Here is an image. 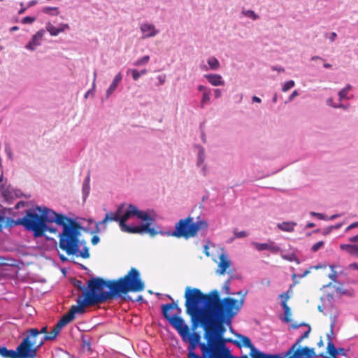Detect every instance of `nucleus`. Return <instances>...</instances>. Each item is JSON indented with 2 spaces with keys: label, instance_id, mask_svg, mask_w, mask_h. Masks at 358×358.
Listing matches in <instances>:
<instances>
[{
  "label": "nucleus",
  "instance_id": "f257e3e1",
  "mask_svg": "<svg viewBox=\"0 0 358 358\" xmlns=\"http://www.w3.org/2000/svg\"><path fill=\"white\" fill-rule=\"evenodd\" d=\"M184 297L186 313L190 317L192 329L199 325L205 330L204 336H224V323L230 324L243 306V300L231 297L220 299V293L214 289L203 294L199 289L187 287Z\"/></svg>",
  "mask_w": 358,
  "mask_h": 358
},
{
  "label": "nucleus",
  "instance_id": "f03ea898",
  "mask_svg": "<svg viewBox=\"0 0 358 358\" xmlns=\"http://www.w3.org/2000/svg\"><path fill=\"white\" fill-rule=\"evenodd\" d=\"M36 209L40 212V215L32 210H29L22 218L16 221L17 224L22 225L26 229L33 231L34 237H41L45 231L55 234L57 229L48 224L55 222L57 224L62 226L70 219L66 215L57 213L46 207L38 206Z\"/></svg>",
  "mask_w": 358,
  "mask_h": 358
},
{
  "label": "nucleus",
  "instance_id": "7ed1b4c3",
  "mask_svg": "<svg viewBox=\"0 0 358 358\" xmlns=\"http://www.w3.org/2000/svg\"><path fill=\"white\" fill-rule=\"evenodd\" d=\"M87 285V289L84 290V298L79 297L78 305L71 306L78 314H83L88 306L103 303L117 297L113 280L94 278L90 279Z\"/></svg>",
  "mask_w": 358,
  "mask_h": 358
},
{
  "label": "nucleus",
  "instance_id": "20e7f679",
  "mask_svg": "<svg viewBox=\"0 0 358 358\" xmlns=\"http://www.w3.org/2000/svg\"><path fill=\"white\" fill-rule=\"evenodd\" d=\"M63 230L59 234V246L68 255L80 257L88 259L90 256L88 248L85 243L80 240L81 236V226L72 219H69L62 226Z\"/></svg>",
  "mask_w": 358,
  "mask_h": 358
},
{
  "label": "nucleus",
  "instance_id": "39448f33",
  "mask_svg": "<svg viewBox=\"0 0 358 358\" xmlns=\"http://www.w3.org/2000/svg\"><path fill=\"white\" fill-rule=\"evenodd\" d=\"M114 281V289L116 296L126 295L129 292H139L145 289V283L142 280L139 271L131 268L127 273Z\"/></svg>",
  "mask_w": 358,
  "mask_h": 358
},
{
  "label": "nucleus",
  "instance_id": "423d86ee",
  "mask_svg": "<svg viewBox=\"0 0 358 358\" xmlns=\"http://www.w3.org/2000/svg\"><path fill=\"white\" fill-rule=\"evenodd\" d=\"M208 227L207 221L198 220L194 222L193 217L188 216L185 219H180L176 224L173 231L164 232L163 235L166 234L169 236L189 239L195 237L199 231L206 230Z\"/></svg>",
  "mask_w": 358,
  "mask_h": 358
},
{
  "label": "nucleus",
  "instance_id": "0eeeda50",
  "mask_svg": "<svg viewBox=\"0 0 358 358\" xmlns=\"http://www.w3.org/2000/svg\"><path fill=\"white\" fill-rule=\"evenodd\" d=\"M204 338L206 343H201L199 348L201 352L208 353L209 358H226L231 353L226 346V343L231 340L224 338V336L210 335Z\"/></svg>",
  "mask_w": 358,
  "mask_h": 358
},
{
  "label": "nucleus",
  "instance_id": "6e6552de",
  "mask_svg": "<svg viewBox=\"0 0 358 358\" xmlns=\"http://www.w3.org/2000/svg\"><path fill=\"white\" fill-rule=\"evenodd\" d=\"M162 312L164 317L178 332L182 338H185L188 333V325L185 324L184 320L180 317L181 308L176 302L162 306Z\"/></svg>",
  "mask_w": 358,
  "mask_h": 358
},
{
  "label": "nucleus",
  "instance_id": "1a4fd4ad",
  "mask_svg": "<svg viewBox=\"0 0 358 358\" xmlns=\"http://www.w3.org/2000/svg\"><path fill=\"white\" fill-rule=\"evenodd\" d=\"M302 325H304L307 329L301 336H299V338L296 339V342L285 353L286 358H311L315 355L313 348H309L306 346L302 348H300V343L303 340L308 337L311 331V328L309 325L305 324H303Z\"/></svg>",
  "mask_w": 358,
  "mask_h": 358
},
{
  "label": "nucleus",
  "instance_id": "9d476101",
  "mask_svg": "<svg viewBox=\"0 0 358 358\" xmlns=\"http://www.w3.org/2000/svg\"><path fill=\"white\" fill-rule=\"evenodd\" d=\"M76 314L78 313L71 307L69 310L54 325L52 330L43 336L45 341L55 340L61 329L74 320Z\"/></svg>",
  "mask_w": 358,
  "mask_h": 358
},
{
  "label": "nucleus",
  "instance_id": "9b49d317",
  "mask_svg": "<svg viewBox=\"0 0 358 358\" xmlns=\"http://www.w3.org/2000/svg\"><path fill=\"white\" fill-rule=\"evenodd\" d=\"M28 338H24L21 343L17 347V358H35L38 350L31 346Z\"/></svg>",
  "mask_w": 358,
  "mask_h": 358
},
{
  "label": "nucleus",
  "instance_id": "f8f14e48",
  "mask_svg": "<svg viewBox=\"0 0 358 358\" xmlns=\"http://www.w3.org/2000/svg\"><path fill=\"white\" fill-rule=\"evenodd\" d=\"M238 338L242 345L250 349V355L252 358H280L278 355H267L259 351L255 348L251 343L250 339L247 336L240 335Z\"/></svg>",
  "mask_w": 358,
  "mask_h": 358
},
{
  "label": "nucleus",
  "instance_id": "ddd939ff",
  "mask_svg": "<svg viewBox=\"0 0 358 358\" xmlns=\"http://www.w3.org/2000/svg\"><path fill=\"white\" fill-rule=\"evenodd\" d=\"M151 223L146 222L143 224L136 226V227H130L127 226L125 228L122 229V231L129 233V234H143L148 233L151 237H154L157 234H164V232L160 230H156L154 228H150Z\"/></svg>",
  "mask_w": 358,
  "mask_h": 358
},
{
  "label": "nucleus",
  "instance_id": "4468645a",
  "mask_svg": "<svg viewBox=\"0 0 358 358\" xmlns=\"http://www.w3.org/2000/svg\"><path fill=\"white\" fill-rule=\"evenodd\" d=\"M25 338H29V341L31 343L30 345L35 347L37 350L43 345L45 341L43 336L40 337L39 330L36 328L30 329Z\"/></svg>",
  "mask_w": 358,
  "mask_h": 358
},
{
  "label": "nucleus",
  "instance_id": "2eb2a0df",
  "mask_svg": "<svg viewBox=\"0 0 358 358\" xmlns=\"http://www.w3.org/2000/svg\"><path fill=\"white\" fill-rule=\"evenodd\" d=\"M124 207V204H121L118 206L117 210L115 212H110L105 215V217L103 220L100 221L96 224V226L99 224H106L108 222H118L119 225L120 226V215L122 213L123 208Z\"/></svg>",
  "mask_w": 358,
  "mask_h": 358
},
{
  "label": "nucleus",
  "instance_id": "dca6fc26",
  "mask_svg": "<svg viewBox=\"0 0 358 358\" xmlns=\"http://www.w3.org/2000/svg\"><path fill=\"white\" fill-rule=\"evenodd\" d=\"M45 34V31L44 29H41L37 31L32 37L30 42L27 44L26 48L34 50L36 48L41 44V41H42L44 35Z\"/></svg>",
  "mask_w": 358,
  "mask_h": 358
},
{
  "label": "nucleus",
  "instance_id": "f3484780",
  "mask_svg": "<svg viewBox=\"0 0 358 358\" xmlns=\"http://www.w3.org/2000/svg\"><path fill=\"white\" fill-rule=\"evenodd\" d=\"M231 262L229 259L227 255L224 253H222L220 255V262L218 264V268L217 273L219 275H224L227 271V269L229 268Z\"/></svg>",
  "mask_w": 358,
  "mask_h": 358
},
{
  "label": "nucleus",
  "instance_id": "a211bd4d",
  "mask_svg": "<svg viewBox=\"0 0 358 358\" xmlns=\"http://www.w3.org/2000/svg\"><path fill=\"white\" fill-rule=\"evenodd\" d=\"M327 350V352L329 355V358H337L336 356L338 355H342L346 356L345 350L343 348L336 349L331 339H329Z\"/></svg>",
  "mask_w": 358,
  "mask_h": 358
},
{
  "label": "nucleus",
  "instance_id": "6ab92c4d",
  "mask_svg": "<svg viewBox=\"0 0 358 358\" xmlns=\"http://www.w3.org/2000/svg\"><path fill=\"white\" fill-rule=\"evenodd\" d=\"M136 215V206L130 204L128 207L127 210L122 215H120V229L121 230L128 225L126 224V222L131 217Z\"/></svg>",
  "mask_w": 358,
  "mask_h": 358
},
{
  "label": "nucleus",
  "instance_id": "aec40b11",
  "mask_svg": "<svg viewBox=\"0 0 358 358\" xmlns=\"http://www.w3.org/2000/svg\"><path fill=\"white\" fill-rule=\"evenodd\" d=\"M141 30L144 34L143 38L153 37L159 33L153 24L144 23L141 26Z\"/></svg>",
  "mask_w": 358,
  "mask_h": 358
},
{
  "label": "nucleus",
  "instance_id": "412c9836",
  "mask_svg": "<svg viewBox=\"0 0 358 358\" xmlns=\"http://www.w3.org/2000/svg\"><path fill=\"white\" fill-rule=\"evenodd\" d=\"M208 81L213 86H223L224 81L220 75L218 74H206L204 76Z\"/></svg>",
  "mask_w": 358,
  "mask_h": 358
},
{
  "label": "nucleus",
  "instance_id": "4be33fe9",
  "mask_svg": "<svg viewBox=\"0 0 358 358\" xmlns=\"http://www.w3.org/2000/svg\"><path fill=\"white\" fill-rule=\"evenodd\" d=\"M184 341H188L189 343H194L196 345H199L201 343H200L201 336L197 333H192L191 334L189 331V329L188 328V333L187 335H185V338H182Z\"/></svg>",
  "mask_w": 358,
  "mask_h": 358
},
{
  "label": "nucleus",
  "instance_id": "5701e85b",
  "mask_svg": "<svg viewBox=\"0 0 358 358\" xmlns=\"http://www.w3.org/2000/svg\"><path fill=\"white\" fill-rule=\"evenodd\" d=\"M198 345H196L194 343H189L188 346V354L187 357L188 358H209V356L208 353H205V352H201L202 355H199L196 353L194 352V349Z\"/></svg>",
  "mask_w": 358,
  "mask_h": 358
},
{
  "label": "nucleus",
  "instance_id": "b1692460",
  "mask_svg": "<svg viewBox=\"0 0 358 358\" xmlns=\"http://www.w3.org/2000/svg\"><path fill=\"white\" fill-rule=\"evenodd\" d=\"M122 79V76L121 73H118L114 78L112 83L110 85L109 87L106 91V95L108 97L117 88L119 83Z\"/></svg>",
  "mask_w": 358,
  "mask_h": 358
},
{
  "label": "nucleus",
  "instance_id": "393cba45",
  "mask_svg": "<svg viewBox=\"0 0 358 358\" xmlns=\"http://www.w3.org/2000/svg\"><path fill=\"white\" fill-rule=\"evenodd\" d=\"M340 248L351 255L358 257L357 244H342Z\"/></svg>",
  "mask_w": 358,
  "mask_h": 358
},
{
  "label": "nucleus",
  "instance_id": "a878e982",
  "mask_svg": "<svg viewBox=\"0 0 358 358\" xmlns=\"http://www.w3.org/2000/svg\"><path fill=\"white\" fill-rule=\"evenodd\" d=\"M254 245L255 246V248L259 251L268 250L273 252H275L279 250V248L273 245V244L255 243Z\"/></svg>",
  "mask_w": 358,
  "mask_h": 358
},
{
  "label": "nucleus",
  "instance_id": "bb28decb",
  "mask_svg": "<svg viewBox=\"0 0 358 358\" xmlns=\"http://www.w3.org/2000/svg\"><path fill=\"white\" fill-rule=\"evenodd\" d=\"M296 225V223L294 222H283L282 223H278L277 227L283 231L291 232L294 231Z\"/></svg>",
  "mask_w": 358,
  "mask_h": 358
},
{
  "label": "nucleus",
  "instance_id": "cd10ccee",
  "mask_svg": "<svg viewBox=\"0 0 358 358\" xmlns=\"http://www.w3.org/2000/svg\"><path fill=\"white\" fill-rule=\"evenodd\" d=\"M0 355L3 358H17L16 350H8L4 346H0Z\"/></svg>",
  "mask_w": 358,
  "mask_h": 358
},
{
  "label": "nucleus",
  "instance_id": "c85d7f7f",
  "mask_svg": "<svg viewBox=\"0 0 358 358\" xmlns=\"http://www.w3.org/2000/svg\"><path fill=\"white\" fill-rule=\"evenodd\" d=\"M135 216H136L138 218L142 220H145V221H147V222L149 221H152V218L148 215V213L146 212H144V211H141L139 210H138V208L136 207V215Z\"/></svg>",
  "mask_w": 358,
  "mask_h": 358
},
{
  "label": "nucleus",
  "instance_id": "c756f323",
  "mask_svg": "<svg viewBox=\"0 0 358 358\" xmlns=\"http://www.w3.org/2000/svg\"><path fill=\"white\" fill-rule=\"evenodd\" d=\"M46 29L50 33V34L53 36H57L59 33L62 32V29H59L58 27H55L50 22H48L46 24Z\"/></svg>",
  "mask_w": 358,
  "mask_h": 358
},
{
  "label": "nucleus",
  "instance_id": "7c9ffc66",
  "mask_svg": "<svg viewBox=\"0 0 358 358\" xmlns=\"http://www.w3.org/2000/svg\"><path fill=\"white\" fill-rule=\"evenodd\" d=\"M208 64L212 70H217L220 68V62L215 57H210L208 59Z\"/></svg>",
  "mask_w": 358,
  "mask_h": 358
},
{
  "label": "nucleus",
  "instance_id": "2f4dec72",
  "mask_svg": "<svg viewBox=\"0 0 358 358\" xmlns=\"http://www.w3.org/2000/svg\"><path fill=\"white\" fill-rule=\"evenodd\" d=\"M149 60H150V57L148 55H146V56H144L142 58L136 60L134 63V65L136 66H142V65H145L146 64L148 63Z\"/></svg>",
  "mask_w": 358,
  "mask_h": 358
},
{
  "label": "nucleus",
  "instance_id": "473e14b6",
  "mask_svg": "<svg viewBox=\"0 0 358 358\" xmlns=\"http://www.w3.org/2000/svg\"><path fill=\"white\" fill-rule=\"evenodd\" d=\"M43 12L49 15H57L59 14L58 8L57 7H45L43 8Z\"/></svg>",
  "mask_w": 358,
  "mask_h": 358
},
{
  "label": "nucleus",
  "instance_id": "72a5a7b5",
  "mask_svg": "<svg viewBox=\"0 0 358 358\" xmlns=\"http://www.w3.org/2000/svg\"><path fill=\"white\" fill-rule=\"evenodd\" d=\"M210 90H206L203 93L202 99L201 101V106L203 107L205 103L210 101Z\"/></svg>",
  "mask_w": 358,
  "mask_h": 358
},
{
  "label": "nucleus",
  "instance_id": "f704fd0d",
  "mask_svg": "<svg viewBox=\"0 0 358 358\" xmlns=\"http://www.w3.org/2000/svg\"><path fill=\"white\" fill-rule=\"evenodd\" d=\"M242 13L250 18L255 20L259 18V16L252 10H243Z\"/></svg>",
  "mask_w": 358,
  "mask_h": 358
},
{
  "label": "nucleus",
  "instance_id": "c9c22d12",
  "mask_svg": "<svg viewBox=\"0 0 358 358\" xmlns=\"http://www.w3.org/2000/svg\"><path fill=\"white\" fill-rule=\"evenodd\" d=\"M289 292H290V290H288L287 292L283 293L280 295V297L282 299V306H288L287 301L289 299Z\"/></svg>",
  "mask_w": 358,
  "mask_h": 358
},
{
  "label": "nucleus",
  "instance_id": "e433bc0d",
  "mask_svg": "<svg viewBox=\"0 0 358 358\" xmlns=\"http://www.w3.org/2000/svg\"><path fill=\"white\" fill-rule=\"evenodd\" d=\"M285 311V321L287 322H289L291 321L290 316H291V310L288 306H282Z\"/></svg>",
  "mask_w": 358,
  "mask_h": 358
},
{
  "label": "nucleus",
  "instance_id": "4c0bfd02",
  "mask_svg": "<svg viewBox=\"0 0 358 358\" xmlns=\"http://www.w3.org/2000/svg\"><path fill=\"white\" fill-rule=\"evenodd\" d=\"M294 82L293 80H289L286 82L282 86V90L283 92H287L294 86Z\"/></svg>",
  "mask_w": 358,
  "mask_h": 358
},
{
  "label": "nucleus",
  "instance_id": "58836bf2",
  "mask_svg": "<svg viewBox=\"0 0 358 358\" xmlns=\"http://www.w3.org/2000/svg\"><path fill=\"white\" fill-rule=\"evenodd\" d=\"M234 234L237 238H245L248 235V232L245 231H238L236 229L234 231Z\"/></svg>",
  "mask_w": 358,
  "mask_h": 358
},
{
  "label": "nucleus",
  "instance_id": "ea45409f",
  "mask_svg": "<svg viewBox=\"0 0 358 358\" xmlns=\"http://www.w3.org/2000/svg\"><path fill=\"white\" fill-rule=\"evenodd\" d=\"M324 241H318L317 243H315L312 246V248H311L312 251L317 252L324 245Z\"/></svg>",
  "mask_w": 358,
  "mask_h": 358
},
{
  "label": "nucleus",
  "instance_id": "a19ab883",
  "mask_svg": "<svg viewBox=\"0 0 358 358\" xmlns=\"http://www.w3.org/2000/svg\"><path fill=\"white\" fill-rule=\"evenodd\" d=\"M35 21V17L26 16L22 20L23 24H31Z\"/></svg>",
  "mask_w": 358,
  "mask_h": 358
},
{
  "label": "nucleus",
  "instance_id": "79ce46f5",
  "mask_svg": "<svg viewBox=\"0 0 358 358\" xmlns=\"http://www.w3.org/2000/svg\"><path fill=\"white\" fill-rule=\"evenodd\" d=\"M132 78L134 80H138V78L141 76L140 72L136 69H132L131 70Z\"/></svg>",
  "mask_w": 358,
  "mask_h": 358
},
{
  "label": "nucleus",
  "instance_id": "37998d69",
  "mask_svg": "<svg viewBox=\"0 0 358 358\" xmlns=\"http://www.w3.org/2000/svg\"><path fill=\"white\" fill-rule=\"evenodd\" d=\"M347 94H348V92H346V90H344L343 89L341 90L339 92H338V96H339V99L340 101L343 100V99H348V96H347Z\"/></svg>",
  "mask_w": 358,
  "mask_h": 358
},
{
  "label": "nucleus",
  "instance_id": "c03bdc74",
  "mask_svg": "<svg viewBox=\"0 0 358 358\" xmlns=\"http://www.w3.org/2000/svg\"><path fill=\"white\" fill-rule=\"evenodd\" d=\"M166 77L165 74L158 76L157 79L159 80V84L163 85L166 82Z\"/></svg>",
  "mask_w": 358,
  "mask_h": 358
},
{
  "label": "nucleus",
  "instance_id": "a18cd8bd",
  "mask_svg": "<svg viewBox=\"0 0 358 358\" xmlns=\"http://www.w3.org/2000/svg\"><path fill=\"white\" fill-rule=\"evenodd\" d=\"M75 285L78 287V289L83 290L84 292L85 289H87V287H84L83 286L82 282L80 280H77L75 283Z\"/></svg>",
  "mask_w": 358,
  "mask_h": 358
},
{
  "label": "nucleus",
  "instance_id": "49530a36",
  "mask_svg": "<svg viewBox=\"0 0 358 358\" xmlns=\"http://www.w3.org/2000/svg\"><path fill=\"white\" fill-rule=\"evenodd\" d=\"M100 241V238L98 236H94L92 238V240H91V242L92 243V245H96Z\"/></svg>",
  "mask_w": 358,
  "mask_h": 358
},
{
  "label": "nucleus",
  "instance_id": "de8ad7c7",
  "mask_svg": "<svg viewBox=\"0 0 358 358\" xmlns=\"http://www.w3.org/2000/svg\"><path fill=\"white\" fill-rule=\"evenodd\" d=\"M59 29H62V32L64 31L66 29H69V26L68 24H61L59 27H58Z\"/></svg>",
  "mask_w": 358,
  "mask_h": 358
},
{
  "label": "nucleus",
  "instance_id": "09e8293b",
  "mask_svg": "<svg viewBox=\"0 0 358 358\" xmlns=\"http://www.w3.org/2000/svg\"><path fill=\"white\" fill-rule=\"evenodd\" d=\"M6 219L4 213H0V224H1V229L3 228V224L5 222V220Z\"/></svg>",
  "mask_w": 358,
  "mask_h": 358
},
{
  "label": "nucleus",
  "instance_id": "8fccbe9b",
  "mask_svg": "<svg viewBox=\"0 0 358 358\" xmlns=\"http://www.w3.org/2000/svg\"><path fill=\"white\" fill-rule=\"evenodd\" d=\"M358 227V222H354L351 224H350L347 228L346 231H349L353 228Z\"/></svg>",
  "mask_w": 358,
  "mask_h": 358
},
{
  "label": "nucleus",
  "instance_id": "3c124183",
  "mask_svg": "<svg viewBox=\"0 0 358 358\" xmlns=\"http://www.w3.org/2000/svg\"><path fill=\"white\" fill-rule=\"evenodd\" d=\"M299 95V93L296 90H294L292 92V93L289 96V101H292L294 97L297 96Z\"/></svg>",
  "mask_w": 358,
  "mask_h": 358
},
{
  "label": "nucleus",
  "instance_id": "603ef678",
  "mask_svg": "<svg viewBox=\"0 0 358 358\" xmlns=\"http://www.w3.org/2000/svg\"><path fill=\"white\" fill-rule=\"evenodd\" d=\"M349 241L351 243H358V234L349 238Z\"/></svg>",
  "mask_w": 358,
  "mask_h": 358
},
{
  "label": "nucleus",
  "instance_id": "864d4df0",
  "mask_svg": "<svg viewBox=\"0 0 358 358\" xmlns=\"http://www.w3.org/2000/svg\"><path fill=\"white\" fill-rule=\"evenodd\" d=\"M221 95H222V92H221V90L220 89L215 90V96L216 98L220 97Z\"/></svg>",
  "mask_w": 358,
  "mask_h": 358
},
{
  "label": "nucleus",
  "instance_id": "5fc2aeb1",
  "mask_svg": "<svg viewBox=\"0 0 358 358\" xmlns=\"http://www.w3.org/2000/svg\"><path fill=\"white\" fill-rule=\"evenodd\" d=\"M47 330H48V327L46 326L43 327V328H41V330H39V335L41 336L43 334H45V335L48 333Z\"/></svg>",
  "mask_w": 358,
  "mask_h": 358
},
{
  "label": "nucleus",
  "instance_id": "6e6d98bb",
  "mask_svg": "<svg viewBox=\"0 0 358 358\" xmlns=\"http://www.w3.org/2000/svg\"><path fill=\"white\" fill-rule=\"evenodd\" d=\"M198 90H199V91H202L203 92H204L206 90H208L205 86H203V85H199V86L198 87Z\"/></svg>",
  "mask_w": 358,
  "mask_h": 358
},
{
  "label": "nucleus",
  "instance_id": "4d7b16f0",
  "mask_svg": "<svg viewBox=\"0 0 358 358\" xmlns=\"http://www.w3.org/2000/svg\"><path fill=\"white\" fill-rule=\"evenodd\" d=\"M226 358H248L246 355H243L241 357H234L231 353Z\"/></svg>",
  "mask_w": 358,
  "mask_h": 358
},
{
  "label": "nucleus",
  "instance_id": "13d9d810",
  "mask_svg": "<svg viewBox=\"0 0 358 358\" xmlns=\"http://www.w3.org/2000/svg\"><path fill=\"white\" fill-rule=\"evenodd\" d=\"M336 276H337V275H336V272H334L333 273H331V274L329 275V278H330L332 280L335 281V280H336Z\"/></svg>",
  "mask_w": 358,
  "mask_h": 358
},
{
  "label": "nucleus",
  "instance_id": "bf43d9fd",
  "mask_svg": "<svg viewBox=\"0 0 358 358\" xmlns=\"http://www.w3.org/2000/svg\"><path fill=\"white\" fill-rule=\"evenodd\" d=\"M349 267L353 269H357L358 268V264H351L349 265Z\"/></svg>",
  "mask_w": 358,
  "mask_h": 358
},
{
  "label": "nucleus",
  "instance_id": "052dcab7",
  "mask_svg": "<svg viewBox=\"0 0 358 358\" xmlns=\"http://www.w3.org/2000/svg\"><path fill=\"white\" fill-rule=\"evenodd\" d=\"M252 101L254 102H257V103H260L261 102V99L259 97L256 96H254L252 97Z\"/></svg>",
  "mask_w": 358,
  "mask_h": 358
},
{
  "label": "nucleus",
  "instance_id": "680f3d73",
  "mask_svg": "<svg viewBox=\"0 0 358 358\" xmlns=\"http://www.w3.org/2000/svg\"><path fill=\"white\" fill-rule=\"evenodd\" d=\"M336 36H337L335 32H332L331 38H330L331 41H334L335 40V38H336Z\"/></svg>",
  "mask_w": 358,
  "mask_h": 358
},
{
  "label": "nucleus",
  "instance_id": "e2e57ef3",
  "mask_svg": "<svg viewBox=\"0 0 358 358\" xmlns=\"http://www.w3.org/2000/svg\"><path fill=\"white\" fill-rule=\"evenodd\" d=\"M352 89V86L350 85H348L345 87L343 88L344 90H346V92H349Z\"/></svg>",
  "mask_w": 358,
  "mask_h": 358
},
{
  "label": "nucleus",
  "instance_id": "0e129e2a",
  "mask_svg": "<svg viewBox=\"0 0 358 358\" xmlns=\"http://www.w3.org/2000/svg\"><path fill=\"white\" fill-rule=\"evenodd\" d=\"M208 245H205V246H204V252H205V254H206V255L207 257H208V256L210 255V254H209V252H208Z\"/></svg>",
  "mask_w": 358,
  "mask_h": 358
},
{
  "label": "nucleus",
  "instance_id": "69168bd1",
  "mask_svg": "<svg viewBox=\"0 0 358 358\" xmlns=\"http://www.w3.org/2000/svg\"><path fill=\"white\" fill-rule=\"evenodd\" d=\"M19 29V27H17V26H14V27H12L10 29V31L11 32L14 31H17Z\"/></svg>",
  "mask_w": 358,
  "mask_h": 358
},
{
  "label": "nucleus",
  "instance_id": "338daca9",
  "mask_svg": "<svg viewBox=\"0 0 358 358\" xmlns=\"http://www.w3.org/2000/svg\"><path fill=\"white\" fill-rule=\"evenodd\" d=\"M270 283H271V281L269 279H266L265 280V282H263L264 285H266V286H269L270 285Z\"/></svg>",
  "mask_w": 358,
  "mask_h": 358
},
{
  "label": "nucleus",
  "instance_id": "774afa93",
  "mask_svg": "<svg viewBox=\"0 0 358 358\" xmlns=\"http://www.w3.org/2000/svg\"><path fill=\"white\" fill-rule=\"evenodd\" d=\"M324 67L326 68V69H329L331 67V65L329 63H324Z\"/></svg>",
  "mask_w": 358,
  "mask_h": 358
}]
</instances>
